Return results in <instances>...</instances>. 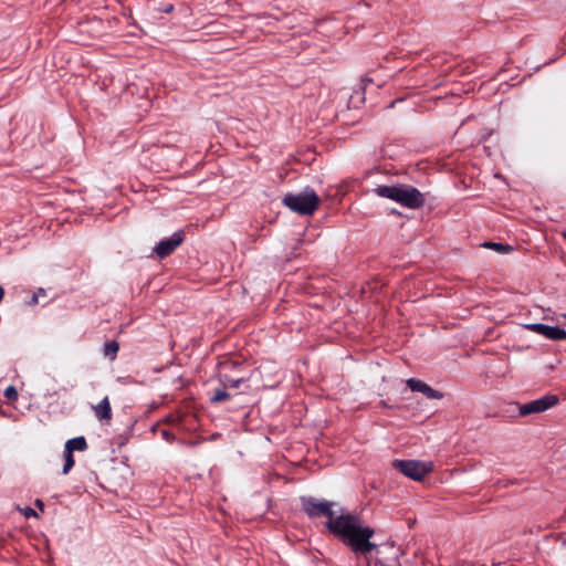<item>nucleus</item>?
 <instances>
[{"label": "nucleus", "mask_w": 566, "mask_h": 566, "mask_svg": "<svg viewBox=\"0 0 566 566\" xmlns=\"http://www.w3.org/2000/svg\"><path fill=\"white\" fill-rule=\"evenodd\" d=\"M325 526L356 555L366 556L377 547L370 542L375 534L374 528L364 525L358 515L349 513L335 515L333 520L326 522Z\"/></svg>", "instance_id": "1"}, {"label": "nucleus", "mask_w": 566, "mask_h": 566, "mask_svg": "<svg viewBox=\"0 0 566 566\" xmlns=\"http://www.w3.org/2000/svg\"><path fill=\"white\" fill-rule=\"evenodd\" d=\"M86 449L87 442L83 436L67 440L64 447V450L71 453H73L74 451H85Z\"/></svg>", "instance_id": "12"}, {"label": "nucleus", "mask_w": 566, "mask_h": 566, "mask_svg": "<svg viewBox=\"0 0 566 566\" xmlns=\"http://www.w3.org/2000/svg\"><path fill=\"white\" fill-rule=\"evenodd\" d=\"M483 247H486V248H490V249H493L497 252H509L512 250V247L510 245H504L502 243H497V242H485L483 243Z\"/></svg>", "instance_id": "16"}, {"label": "nucleus", "mask_w": 566, "mask_h": 566, "mask_svg": "<svg viewBox=\"0 0 566 566\" xmlns=\"http://www.w3.org/2000/svg\"><path fill=\"white\" fill-rule=\"evenodd\" d=\"M74 459H73V453L64 450V465H63V470H62V473L63 474H67L71 469L74 467Z\"/></svg>", "instance_id": "15"}, {"label": "nucleus", "mask_w": 566, "mask_h": 566, "mask_svg": "<svg viewBox=\"0 0 566 566\" xmlns=\"http://www.w3.org/2000/svg\"><path fill=\"white\" fill-rule=\"evenodd\" d=\"M220 368L222 369H227L228 367H235V363L233 361H230V360H224L222 363L219 364Z\"/></svg>", "instance_id": "19"}, {"label": "nucleus", "mask_w": 566, "mask_h": 566, "mask_svg": "<svg viewBox=\"0 0 566 566\" xmlns=\"http://www.w3.org/2000/svg\"><path fill=\"white\" fill-rule=\"evenodd\" d=\"M118 349V343L115 340H109L104 344L103 354L105 357H108L111 360H114L117 356Z\"/></svg>", "instance_id": "13"}, {"label": "nucleus", "mask_w": 566, "mask_h": 566, "mask_svg": "<svg viewBox=\"0 0 566 566\" xmlns=\"http://www.w3.org/2000/svg\"><path fill=\"white\" fill-rule=\"evenodd\" d=\"M35 293H38V296L45 295V291L43 289H39Z\"/></svg>", "instance_id": "24"}, {"label": "nucleus", "mask_w": 566, "mask_h": 566, "mask_svg": "<svg viewBox=\"0 0 566 566\" xmlns=\"http://www.w3.org/2000/svg\"><path fill=\"white\" fill-rule=\"evenodd\" d=\"M392 468L409 479L421 481L432 471L433 464L420 460H394Z\"/></svg>", "instance_id": "4"}, {"label": "nucleus", "mask_w": 566, "mask_h": 566, "mask_svg": "<svg viewBox=\"0 0 566 566\" xmlns=\"http://www.w3.org/2000/svg\"><path fill=\"white\" fill-rule=\"evenodd\" d=\"M230 397L231 396L227 391V388L222 387V388H219V389L214 390L213 396L210 398V402L211 403L222 402V401H226V400L230 399Z\"/></svg>", "instance_id": "14"}, {"label": "nucleus", "mask_w": 566, "mask_h": 566, "mask_svg": "<svg viewBox=\"0 0 566 566\" xmlns=\"http://www.w3.org/2000/svg\"><path fill=\"white\" fill-rule=\"evenodd\" d=\"M3 296H4V290H3V287L0 285V302L3 300Z\"/></svg>", "instance_id": "23"}, {"label": "nucleus", "mask_w": 566, "mask_h": 566, "mask_svg": "<svg viewBox=\"0 0 566 566\" xmlns=\"http://www.w3.org/2000/svg\"><path fill=\"white\" fill-rule=\"evenodd\" d=\"M564 317H566V314H563Z\"/></svg>", "instance_id": "28"}, {"label": "nucleus", "mask_w": 566, "mask_h": 566, "mask_svg": "<svg viewBox=\"0 0 566 566\" xmlns=\"http://www.w3.org/2000/svg\"><path fill=\"white\" fill-rule=\"evenodd\" d=\"M282 203L301 216H312L319 205V198L312 188H305L298 193H286Z\"/></svg>", "instance_id": "3"}, {"label": "nucleus", "mask_w": 566, "mask_h": 566, "mask_svg": "<svg viewBox=\"0 0 566 566\" xmlns=\"http://www.w3.org/2000/svg\"><path fill=\"white\" fill-rule=\"evenodd\" d=\"M4 397L8 398L9 400H17L18 391H17L15 387L9 386L8 388H6Z\"/></svg>", "instance_id": "17"}, {"label": "nucleus", "mask_w": 566, "mask_h": 566, "mask_svg": "<svg viewBox=\"0 0 566 566\" xmlns=\"http://www.w3.org/2000/svg\"><path fill=\"white\" fill-rule=\"evenodd\" d=\"M27 516H30V515H36V513L34 512V510L32 509H28V512L25 513Z\"/></svg>", "instance_id": "22"}, {"label": "nucleus", "mask_w": 566, "mask_h": 566, "mask_svg": "<svg viewBox=\"0 0 566 566\" xmlns=\"http://www.w3.org/2000/svg\"><path fill=\"white\" fill-rule=\"evenodd\" d=\"M559 401L556 395H546L533 401L520 406V415L527 416L531 413H539L554 407Z\"/></svg>", "instance_id": "6"}, {"label": "nucleus", "mask_w": 566, "mask_h": 566, "mask_svg": "<svg viewBox=\"0 0 566 566\" xmlns=\"http://www.w3.org/2000/svg\"><path fill=\"white\" fill-rule=\"evenodd\" d=\"M218 380L220 381L222 387H224L227 389L228 388L237 389L243 382H245L248 380V378L243 377V376L233 378V377L229 376L228 374L220 371L218 375Z\"/></svg>", "instance_id": "11"}, {"label": "nucleus", "mask_w": 566, "mask_h": 566, "mask_svg": "<svg viewBox=\"0 0 566 566\" xmlns=\"http://www.w3.org/2000/svg\"><path fill=\"white\" fill-rule=\"evenodd\" d=\"M35 504H36L38 506H40L41 509H43V503H42V501H41V500H36V501H35Z\"/></svg>", "instance_id": "25"}, {"label": "nucleus", "mask_w": 566, "mask_h": 566, "mask_svg": "<svg viewBox=\"0 0 566 566\" xmlns=\"http://www.w3.org/2000/svg\"><path fill=\"white\" fill-rule=\"evenodd\" d=\"M407 386L410 388L413 392H421L428 399H442L443 394L439 390L433 389L424 381L417 379V378H409L406 381Z\"/></svg>", "instance_id": "9"}, {"label": "nucleus", "mask_w": 566, "mask_h": 566, "mask_svg": "<svg viewBox=\"0 0 566 566\" xmlns=\"http://www.w3.org/2000/svg\"><path fill=\"white\" fill-rule=\"evenodd\" d=\"M367 566H379V565H378V563H377V562H376V563H374V564H373V563H370V562H368V563H367Z\"/></svg>", "instance_id": "26"}, {"label": "nucleus", "mask_w": 566, "mask_h": 566, "mask_svg": "<svg viewBox=\"0 0 566 566\" xmlns=\"http://www.w3.org/2000/svg\"><path fill=\"white\" fill-rule=\"evenodd\" d=\"M185 240V232L182 230L176 231L171 237L163 239L154 248V252L160 259L170 255Z\"/></svg>", "instance_id": "7"}, {"label": "nucleus", "mask_w": 566, "mask_h": 566, "mask_svg": "<svg viewBox=\"0 0 566 566\" xmlns=\"http://www.w3.org/2000/svg\"><path fill=\"white\" fill-rule=\"evenodd\" d=\"M38 302H39L38 293H33L31 298L28 301V304L29 305H35V304H38Z\"/></svg>", "instance_id": "20"}, {"label": "nucleus", "mask_w": 566, "mask_h": 566, "mask_svg": "<svg viewBox=\"0 0 566 566\" xmlns=\"http://www.w3.org/2000/svg\"><path fill=\"white\" fill-rule=\"evenodd\" d=\"M374 192L381 198L390 199L409 209H418L424 203L423 195L417 188L409 185L378 186L374 189Z\"/></svg>", "instance_id": "2"}, {"label": "nucleus", "mask_w": 566, "mask_h": 566, "mask_svg": "<svg viewBox=\"0 0 566 566\" xmlns=\"http://www.w3.org/2000/svg\"><path fill=\"white\" fill-rule=\"evenodd\" d=\"M94 415L99 421H108L112 419V408L108 397H104L99 403L93 406Z\"/></svg>", "instance_id": "10"}, {"label": "nucleus", "mask_w": 566, "mask_h": 566, "mask_svg": "<svg viewBox=\"0 0 566 566\" xmlns=\"http://www.w3.org/2000/svg\"><path fill=\"white\" fill-rule=\"evenodd\" d=\"M301 504L303 511L311 518L326 516L327 521H331L335 517V513L333 511V502L326 500H317L313 496H302Z\"/></svg>", "instance_id": "5"}, {"label": "nucleus", "mask_w": 566, "mask_h": 566, "mask_svg": "<svg viewBox=\"0 0 566 566\" xmlns=\"http://www.w3.org/2000/svg\"><path fill=\"white\" fill-rule=\"evenodd\" d=\"M524 327L531 332L539 334L547 339L563 340L566 339V331L558 326H549L541 323L526 324Z\"/></svg>", "instance_id": "8"}, {"label": "nucleus", "mask_w": 566, "mask_h": 566, "mask_svg": "<svg viewBox=\"0 0 566 566\" xmlns=\"http://www.w3.org/2000/svg\"><path fill=\"white\" fill-rule=\"evenodd\" d=\"M564 238L566 239V232L564 233Z\"/></svg>", "instance_id": "27"}, {"label": "nucleus", "mask_w": 566, "mask_h": 566, "mask_svg": "<svg viewBox=\"0 0 566 566\" xmlns=\"http://www.w3.org/2000/svg\"><path fill=\"white\" fill-rule=\"evenodd\" d=\"M161 437L169 442H172L175 440V436L167 430L161 431Z\"/></svg>", "instance_id": "18"}, {"label": "nucleus", "mask_w": 566, "mask_h": 566, "mask_svg": "<svg viewBox=\"0 0 566 566\" xmlns=\"http://www.w3.org/2000/svg\"><path fill=\"white\" fill-rule=\"evenodd\" d=\"M163 12L165 13H170L172 10H174V6L172 4H167L166 7H164L163 9H160Z\"/></svg>", "instance_id": "21"}]
</instances>
